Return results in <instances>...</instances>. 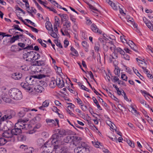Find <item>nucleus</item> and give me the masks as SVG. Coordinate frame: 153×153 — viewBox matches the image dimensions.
Returning a JSON list of instances; mask_svg holds the SVG:
<instances>
[{"instance_id":"f257e3e1","label":"nucleus","mask_w":153,"mask_h":153,"mask_svg":"<svg viewBox=\"0 0 153 153\" xmlns=\"http://www.w3.org/2000/svg\"><path fill=\"white\" fill-rule=\"evenodd\" d=\"M54 134L48 141L53 145L60 146L62 144L59 141V137H61L66 134V131L63 129H56L54 130Z\"/></svg>"},{"instance_id":"f03ea898","label":"nucleus","mask_w":153,"mask_h":153,"mask_svg":"<svg viewBox=\"0 0 153 153\" xmlns=\"http://www.w3.org/2000/svg\"><path fill=\"white\" fill-rule=\"evenodd\" d=\"M4 115L0 118V130L4 132L9 130V128L6 125L3 124V122L11 119L13 116V111L10 110H5L2 111Z\"/></svg>"},{"instance_id":"7ed1b4c3","label":"nucleus","mask_w":153,"mask_h":153,"mask_svg":"<svg viewBox=\"0 0 153 153\" xmlns=\"http://www.w3.org/2000/svg\"><path fill=\"white\" fill-rule=\"evenodd\" d=\"M9 96L10 98L15 100H20L22 98L21 91L16 88H11L8 91Z\"/></svg>"},{"instance_id":"20e7f679","label":"nucleus","mask_w":153,"mask_h":153,"mask_svg":"<svg viewBox=\"0 0 153 153\" xmlns=\"http://www.w3.org/2000/svg\"><path fill=\"white\" fill-rule=\"evenodd\" d=\"M71 23L68 21H65L63 24V27L61 29V32L63 35L68 34V30L71 29Z\"/></svg>"},{"instance_id":"39448f33","label":"nucleus","mask_w":153,"mask_h":153,"mask_svg":"<svg viewBox=\"0 0 153 153\" xmlns=\"http://www.w3.org/2000/svg\"><path fill=\"white\" fill-rule=\"evenodd\" d=\"M26 121L20 119L15 124V126L16 127L18 128L21 130L24 128L27 129V127L29 126V125L28 124H26Z\"/></svg>"},{"instance_id":"423d86ee","label":"nucleus","mask_w":153,"mask_h":153,"mask_svg":"<svg viewBox=\"0 0 153 153\" xmlns=\"http://www.w3.org/2000/svg\"><path fill=\"white\" fill-rule=\"evenodd\" d=\"M52 146H54L51 143H49L48 141L44 144V146L43 147V150L41 153H51L52 152Z\"/></svg>"},{"instance_id":"0eeeda50","label":"nucleus","mask_w":153,"mask_h":153,"mask_svg":"<svg viewBox=\"0 0 153 153\" xmlns=\"http://www.w3.org/2000/svg\"><path fill=\"white\" fill-rule=\"evenodd\" d=\"M109 48L111 51L115 53H119L122 55L124 53V52L123 49L120 47H116L114 44H112L111 46Z\"/></svg>"},{"instance_id":"6e6552de","label":"nucleus","mask_w":153,"mask_h":153,"mask_svg":"<svg viewBox=\"0 0 153 153\" xmlns=\"http://www.w3.org/2000/svg\"><path fill=\"white\" fill-rule=\"evenodd\" d=\"M33 51L25 53L23 55V58L26 61L31 62L33 59Z\"/></svg>"},{"instance_id":"1a4fd4ad","label":"nucleus","mask_w":153,"mask_h":153,"mask_svg":"<svg viewBox=\"0 0 153 153\" xmlns=\"http://www.w3.org/2000/svg\"><path fill=\"white\" fill-rule=\"evenodd\" d=\"M46 121L47 124L52 126H56L58 125L59 126V120L57 119H55L54 120L50 119H47Z\"/></svg>"},{"instance_id":"9d476101","label":"nucleus","mask_w":153,"mask_h":153,"mask_svg":"<svg viewBox=\"0 0 153 153\" xmlns=\"http://www.w3.org/2000/svg\"><path fill=\"white\" fill-rule=\"evenodd\" d=\"M2 136L5 139L10 140V141L11 140V139L13 138L11 131L8 130L4 131L2 134Z\"/></svg>"},{"instance_id":"9b49d317","label":"nucleus","mask_w":153,"mask_h":153,"mask_svg":"<svg viewBox=\"0 0 153 153\" xmlns=\"http://www.w3.org/2000/svg\"><path fill=\"white\" fill-rule=\"evenodd\" d=\"M34 87L33 90H34L35 91L38 93H41L44 90V88L43 87L39 85H36V82L35 83L33 82Z\"/></svg>"},{"instance_id":"f8f14e48","label":"nucleus","mask_w":153,"mask_h":153,"mask_svg":"<svg viewBox=\"0 0 153 153\" xmlns=\"http://www.w3.org/2000/svg\"><path fill=\"white\" fill-rule=\"evenodd\" d=\"M41 126V125L40 123H38L36 124L31 130H29L27 132V133L29 134H32L35 133L37 131V130Z\"/></svg>"},{"instance_id":"ddd939ff","label":"nucleus","mask_w":153,"mask_h":153,"mask_svg":"<svg viewBox=\"0 0 153 153\" xmlns=\"http://www.w3.org/2000/svg\"><path fill=\"white\" fill-rule=\"evenodd\" d=\"M56 85L59 88H63L65 85V83L62 78H57L56 79Z\"/></svg>"},{"instance_id":"4468645a","label":"nucleus","mask_w":153,"mask_h":153,"mask_svg":"<svg viewBox=\"0 0 153 153\" xmlns=\"http://www.w3.org/2000/svg\"><path fill=\"white\" fill-rule=\"evenodd\" d=\"M30 68L32 71L34 73L40 72L42 70L41 67L39 66L36 63L35 65L34 64L31 65Z\"/></svg>"},{"instance_id":"2eb2a0df","label":"nucleus","mask_w":153,"mask_h":153,"mask_svg":"<svg viewBox=\"0 0 153 153\" xmlns=\"http://www.w3.org/2000/svg\"><path fill=\"white\" fill-rule=\"evenodd\" d=\"M1 97L3 100L6 102L10 103L11 101V99L9 97L7 94L5 92L2 93Z\"/></svg>"},{"instance_id":"dca6fc26","label":"nucleus","mask_w":153,"mask_h":153,"mask_svg":"<svg viewBox=\"0 0 153 153\" xmlns=\"http://www.w3.org/2000/svg\"><path fill=\"white\" fill-rule=\"evenodd\" d=\"M70 19L72 22L73 27L74 30L78 28V23L76 21V19L72 15L70 16Z\"/></svg>"},{"instance_id":"f3484780","label":"nucleus","mask_w":153,"mask_h":153,"mask_svg":"<svg viewBox=\"0 0 153 153\" xmlns=\"http://www.w3.org/2000/svg\"><path fill=\"white\" fill-rule=\"evenodd\" d=\"M136 60L138 62L139 66L143 69L147 68L146 62L144 60H141L137 58H136Z\"/></svg>"},{"instance_id":"a211bd4d","label":"nucleus","mask_w":153,"mask_h":153,"mask_svg":"<svg viewBox=\"0 0 153 153\" xmlns=\"http://www.w3.org/2000/svg\"><path fill=\"white\" fill-rule=\"evenodd\" d=\"M91 29L94 33H98L99 34L101 33L102 31L97 28V25L94 23L92 24L91 25Z\"/></svg>"},{"instance_id":"6ab92c4d","label":"nucleus","mask_w":153,"mask_h":153,"mask_svg":"<svg viewBox=\"0 0 153 153\" xmlns=\"http://www.w3.org/2000/svg\"><path fill=\"white\" fill-rule=\"evenodd\" d=\"M11 131L13 136V135H17L20 134L22 132L21 130L18 128L16 127L15 126V128L12 129Z\"/></svg>"},{"instance_id":"aec40b11","label":"nucleus","mask_w":153,"mask_h":153,"mask_svg":"<svg viewBox=\"0 0 153 153\" xmlns=\"http://www.w3.org/2000/svg\"><path fill=\"white\" fill-rule=\"evenodd\" d=\"M22 74L19 72L15 73L11 75V77L15 80L19 79L22 78Z\"/></svg>"},{"instance_id":"412c9836","label":"nucleus","mask_w":153,"mask_h":153,"mask_svg":"<svg viewBox=\"0 0 153 153\" xmlns=\"http://www.w3.org/2000/svg\"><path fill=\"white\" fill-rule=\"evenodd\" d=\"M80 147L82 149L83 148L84 149V151L86 152V153L90 151L89 146L85 143H82Z\"/></svg>"},{"instance_id":"4be33fe9","label":"nucleus","mask_w":153,"mask_h":153,"mask_svg":"<svg viewBox=\"0 0 153 153\" xmlns=\"http://www.w3.org/2000/svg\"><path fill=\"white\" fill-rule=\"evenodd\" d=\"M34 87L33 84H29L28 83L26 86H25L24 88L27 91L29 92H31L33 91V88Z\"/></svg>"},{"instance_id":"5701e85b","label":"nucleus","mask_w":153,"mask_h":153,"mask_svg":"<svg viewBox=\"0 0 153 153\" xmlns=\"http://www.w3.org/2000/svg\"><path fill=\"white\" fill-rule=\"evenodd\" d=\"M113 53L111 55H110L109 58V61L110 63L112 62L113 59H117L118 57V54L117 53H115L113 52Z\"/></svg>"},{"instance_id":"b1692460","label":"nucleus","mask_w":153,"mask_h":153,"mask_svg":"<svg viewBox=\"0 0 153 153\" xmlns=\"http://www.w3.org/2000/svg\"><path fill=\"white\" fill-rule=\"evenodd\" d=\"M35 63L39 66L46 65V58H44L42 60H39L36 62Z\"/></svg>"},{"instance_id":"393cba45","label":"nucleus","mask_w":153,"mask_h":153,"mask_svg":"<svg viewBox=\"0 0 153 153\" xmlns=\"http://www.w3.org/2000/svg\"><path fill=\"white\" fill-rule=\"evenodd\" d=\"M80 146L76 147L74 150L75 153H87L84 151V149Z\"/></svg>"},{"instance_id":"a878e982","label":"nucleus","mask_w":153,"mask_h":153,"mask_svg":"<svg viewBox=\"0 0 153 153\" xmlns=\"http://www.w3.org/2000/svg\"><path fill=\"white\" fill-rule=\"evenodd\" d=\"M74 138V136H68L65 137L64 140V142L65 143H68L73 140Z\"/></svg>"},{"instance_id":"bb28decb","label":"nucleus","mask_w":153,"mask_h":153,"mask_svg":"<svg viewBox=\"0 0 153 153\" xmlns=\"http://www.w3.org/2000/svg\"><path fill=\"white\" fill-rule=\"evenodd\" d=\"M49 33H50V35L53 37L54 38L56 39H58L59 38L58 35V32H55L53 29L51 30Z\"/></svg>"},{"instance_id":"cd10ccee","label":"nucleus","mask_w":153,"mask_h":153,"mask_svg":"<svg viewBox=\"0 0 153 153\" xmlns=\"http://www.w3.org/2000/svg\"><path fill=\"white\" fill-rule=\"evenodd\" d=\"M106 2L108 3L114 10H117V7L115 5V4L110 0H106Z\"/></svg>"},{"instance_id":"c85d7f7f","label":"nucleus","mask_w":153,"mask_h":153,"mask_svg":"<svg viewBox=\"0 0 153 153\" xmlns=\"http://www.w3.org/2000/svg\"><path fill=\"white\" fill-rule=\"evenodd\" d=\"M52 150L53 149H55V153H62L63 150H62L61 148L60 147V146H56L55 147V146H52Z\"/></svg>"},{"instance_id":"c756f323","label":"nucleus","mask_w":153,"mask_h":153,"mask_svg":"<svg viewBox=\"0 0 153 153\" xmlns=\"http://www.w3.org/2000/svg\"><path fill=\"white\" fill-rule=\"evenodd\" d=\"M45 27L46 29L49 31L53 29L52 25L51 23L49 22H47L45 23Z\"/></svg>"},{"instance_id":"7c9ffc66","label":"nucleus","mask_w":153,"mask_h":153,"mask_svg":"<svg viewBox=\"0 0 153 153\" xmlns=\"http://www.w3.org/2000/svg\"><path fill=\"white\" fill-rule=\"evenodd\" d=\"M116 62V61L115 60V61H114L113 62V63L115 67L114 72L115 75H118L119 73H120V70L119 68L117 66V64H114L115 62Z\"/></svg>"},{"instance_id":"2f4dec72","label":"nucleus","mask_w":153,"mask_h":153,"mask_svg":"<svg viewBox=\"0 0 153 153\" xmlns=\"http://www.w3.org/2000/svg\"><path fill=\"white\" fill-rule=\"evenodd\" d=\"M10 140L1 137L0 138V145L2 146L5 144L7 141H10Z\"/></svg>"},{"instance_id":"473e14b6","label":"nucleus","mask_w":153,"mask_h":153,"mask_svg":"<svg viewBox=\"0 0 153 153\" xmlns=\"http://www.w3.org/2000/svg\"><path fill=\"white\" fill-rule=\"evenodd\" d=\"M33 60H36L38 59L40 57V55L36 52L33 51Z\"/></svg>"},{"instance_id":"72a5a7b5","label":"nucleus","mask_w":153,"mask_h":153,"mask_svg":"<svg viewBox=\"0 0 153 153\" xmlns=\"http://www.w3.org/2000/svg\"><path fill=\"white\" fill-rule=\"evenodd\" d=\"M50 102V100H46L42 104V106L39 107V108L40 109H42V108L44 106L45 107H48L49 104Z\"/></svg>"},{"instance_id":"f704fd0d","label":"nucleus","mask_w":153,"mask_h":153,"mask_svg":"<svg viewBox=\"0 0 153 153\" xmlns=\"http://www.w3.org/2000/svg\"><path fill=\"white\" fill-rule=\"evenodd\" d=\"M111 44V45L112 44H113L111 42H109L108 43H107L106 44L104 45H103V48L105 52H107L108 51V48H109V46Z\"/></svg>"},{"instance_id":"c9c22d12","label":"nucleus","mask_w":153,"mask_h":153,"mask_svg":"<svg viewBox=\"0 0 153 153\" xmlns=\"http://www.w3.org/2000/svg\"><path fill=\"white\" fill-rule=\"evenodd\" d=\"M100 49V45L98 42H96L95 43L94 50L96 52H98Z\"/></svg>"},{"instance_id":"e433bc0d","label":"nucleus","mask_w":153,"mask_h":153,"mask_svg":"<svg viewBox=\"0 0 153 153\" xmlns=\"http://www.w3.org/2000/svg\"><path fill=\"white\" fill-rule=\"evenodd\" d=\"M19 36L17 35L16 36H14L13 37L10 38V42L11 43H13L16 40H17L19 38Z\"/></svg>"},{"instance_id":"4c0bfd02","label":"nucleus","mask_w":153,"mask_h":153,"mask_svg":"<svg viewBox=\"0 0 153 153\" xmlns=\"http://www.w3.org/2000/svg\"><path fill=\"white\" fill-rule=\"evenodd\" d=\"M45 65V68H43L44 73L47 74L50 73L51 71V68L48 65Z\"/></svg>"},{"instance_id":"58836bf2","label":"nucleus","mask_w":153,"mask_h":153,"mask_svg":"<svg viewBox=\"0 0 153 153\" xmlns=\"http://www.w3.org/2000/svg\"><path fill=\"white\" fill-rule=\"evenodd\" d=\"M138 100L141 104L143 105H145L146 107L149 106L147 104L146 102L141 97H139L138 98Z\"/></svg>"},{"instance_id":"ea45409f","label":"nucleus","mask_w":153,"mask_h":153,"mask_svg":"<svg viewBox=\"0 0 153 153\" xmlns=\"http://www.w3.org/2000/svg\"><path fill=\"white\" fill-rule=\"evenodd\" d=\"M91 143L93 145L97 148H99L100 146H101V143L98 141H92Z\"/></svg>"},{"instance_id":"a19ab883","label":"nucleus","mask_w":153,"mask_h":153,"mask_svg":"<svg viewBox=\"0 0 153 153\" xmlns=\"http://www.w3.org/2000/svg\"><path fill=\"white\" fill-rule=\"evenodd\" d=\"M92 99L93 100L94 103L96 104V105L97 107V108L100 110H102L101 107L99 105L98 102L96 98L94 97H93Z\"/></svg>"},{"instance_id":"79ce46f5","label":"nucleus","mask_w":153,"mask_h":153,"mask_svg":"<svg viewBox=\"0 0 153 153\" xmlns=\"http://www.w3.org/2000/svg\"><path fill=\"white\" fill-rule=\"evenodd\" d=\"M34 151V149L33 148L31 147H27L25 152L27 153H32Z\"/></svg>"},{"instance_id":"37998d69","label":"nucleus","mask_w":153,"mask_h":153,"mask_svg":"<svg viewBox=\"0 0 153 153\" xmlns=\"http://www.w3.org/2000/svg\"><path fill=\"white\" fill-rule=\"evenodd\" d=\"M46 75L44 74H40L37 75H34V77L35 78L41 79L43 78H45Z\"/></svg>"},{"instance_id":"c03bdc74","label":"nucleus","mask_w":153,"mask_h":153,"mask_svg":"<svg viewBox=\"0 0 153 153\" xmlns=\"http://www.w3.org/2000/svg\"><path fill=\"white\" fill-rule=\"evenodd\" d=\"M56 85V81H51L49 84V86L51 88H54Z\"/></svg>"},{"instance_id":"a18cd8bd","label":"nucleus","mask_w":153,"mask_h":153,"mask_svg":"<svg viewBox=\"0 0 153 153\" xmlns=\"http://www.w3.org/2000/svg\"><path fill=\"white\" fill-rule=\"evenodd\" d=\"M147 27L151 30L153 31V25L150 22L146 23V24Z\"/></svg>"},{"instance_id":"49530a36","label":"nucleus","mask_w":153,"mask_h":153,"mask_svg":"<svg viewBox=\"0 0 153 153\" xmlns=\"http://www.w3.org/2000/svg\"><path fill=\"white\" fill-rule=\"evenodd\" d=\"M54 42L56 45L60 48H62L63 47L61 43L59 42L58 39H56L54 40Z\"/></svg>"},{"instance_id":"de8ad7c7","label":"nucleus","mask_w":153,"mask_h":153,"mask_svg":"<svg viewBox=\"0 0 153 153\" xmlns=\"http://www.w3.org/2000/svg\"><path fill=\"white\" fill-rule=\"evenodd\" d=\"M131 107L132 109V112L133 113H134L135 114H136L137 115L139 114V113L133 107V105H131Z\"/></svg>"},{"instance_id":"09e8293b","label":"nucleus","mask_w":153,"mask_h":153,"mask_svg":"<svg viewBox=\"0 0 153 153\" xmlns=\"http://www.w3.org/2000/svg\"><path fill=\"white\" fill-rule=\"evenodd\" d=\"M122 57L126 60H129L130 59L129 56L128 55L124 53L122 55Z\"/></svg>"},{"instance_id":"8fccbe9b","label":"nucleus","mask_w":153,"mask_h":153,"mask_svg":"<svg viewBox=\"0 0 153 153\" xmlns=\"http://www.w3.org/2000/svg\"><path fill=\"white\" fill-rule=\"evenodd\" d=\"M76 102L79 105H80V107L82 106L83 103L80 99L78 97L76 99Z\"/></svg>"},{"instance_id":"3c124183","label":"nucleus","mask_w":153,"mask_h":153,"mask_svg":"<svg viewBox=\"0 0 153 153\" xmlns=\"http://www.w3.org/2000/svg\"><path fill=\"white\" fill-rule=\"evenodd\" d=\"M61 19L63 21H68V16L67 15L65 14H63L62 15V18H61Z\"/></svg>"},{"instance_id":"603ef678","label":"nucleus","mask_w":153,"mask_h":153,"mask_svg":"<svg viewBox=\"0 0 153 153\" xmlns=\"http://www.w3.org/2000/svg\"><path fill=\"white\" fill-rule=\"evenodd\" d=\"M37 41L44 48H46V44L43 42L42 40L40 39H39L37 40Z\"/></svg>"},{"instance_id":"864d4df0","label":"nucleus","mask_w":153,"mask_h":153,"mask_svg":"<svg viewBox=\"0 0 153 153\" xmlns=\"http://www.w3.org/2000/svg\"><path fill=\"white\" fill-rule=\"evenodd\" d=\"M68 105L67 107L70 108L71 109H72L75 107V106L73 104L71 103H67Z\"/></svg>"},{"instance_id":"5fc2aeb1","label":"nucleus","mask_w":153,"mask_h":153,"mask_svg":"<svg viewBox=\"0 0 153 153\" xmlns=\"http://www.w3.org/2000/svg\"><path fill=\"white\" fill-rule=\"evenodd\" d=\"M51 110L54 112L59 114V113L58 111H59V110L58 109L57 107L55 106H53L51 108Z\"/></svg>"},{"instance_id":"6e6d98bb","label":"nucleus","mask_w":153,"mask_h":153,"mask_svg":"<svg viewBox=\"0 0 153 153\" xmlns=\"http://www.w3.org/2000/svg\"><path fill=\"white\" fill-rule=\"evenodd\" d=\"M27 25L30 28L32 31L33 32H34L36 33H37L38 32V30L36 29V28H34L32 26H30L29 25Z\"/></svg>"},{"instance_id":"4d7b16f0","label":"nucleus","mask_w":153,"mask_h":153,"mask_svg":"<svg viewBox=\"0 0 153 153\" xmlns=\"http://www.w3.org/2000/svg\"><path fill=\"white\" fill-rule=\"evenodd\" d=\"M25 114V113L24 111H21L18 114V116L20 117H23Z\"/></svg>"},{"instance_id":"13d9d810","label":"nucleus","mask_w":153,"mask_h":153,"mask_svg":"<svg viewBox=\"0 0 153 153\" xmlns=\"http://www.w3.org/2000/svg\"><path fill=\"white\" fill-rule=\"evenodd\" d=\"M20 69L21 70L25 71L28 70V68L26 65H24L21 66Z\"/></svg>"},{"instance_id":"bf43d9fd","label":"nucleus","mask_w":153,"mask_h":153,"mask_svg":"<svg viewBox=\"0 0 153 153\" xmlns=\"http://www.w3.org/2000/svg\"><path fill=\"white\" fill-rule=\"evenodd\" d=\"M127 143L131 147L134 148V143L130 140H127Z\"/></svg>"},{"instance_id":"052dcab7","label":"nucleus","mask_w":153,"mask_h":153,"mask_svg":"<svg viewBox=\"0 0 153 153\" xmlns=\"http://www.w3.org/2000/svg\"><path fill=\"white\" fill-rule=\"evenodd\" d=\"M17 46L15 45H13L11 47V50L13 52H16L17 51Z\"/></svg>"},{"instance_id":"680f3d73","label":"nucleus","mask_w":153,"mask_h":153,"mask_svg":"<svg viewBox=\"0 0 153 153\" xmlns=\"http://www.w3.org/2000/svg\"><path fill=\"white\" fill-rule=\"evenodd\" d=\"M86 20V24L87 25H90L92 23L91 20L88 17H85Z\"/></svg>"},{"instance_id":"e2e57ef3","label":"nucleus","mask_w":153,"mask_h":153,"mask_svg":"<svg viewBox=\"0 0 153 153\" xmlns=\"http://www.w3.org/2000/svg\"><path fill=\"white\" fill-rule=\"evenodd\" d=\"M13 27L15 28V29L18 30L20 31H21V32H23V30L21 29L20 27L18 25H13Z\"/></svg>"},{"instance_id":"0e129e2a","label":"nucleus","mask_w":153,"mask_h":153,"mask_svg":"<svg viewBox=\"0 0 153 153\" xmlns=\"http://www.w3.org/2000/svg\"><path fill=\"white\" fill-rule=\"evenodd\" d=\"M71 50L75 54V55L76 56L78 55V54L77 51L73 47H71Z\"/></svg>"},{"instance_id":"69168bd1","label":"nucleus","mask_w":153,"mask_h":153,"mask_svg":"<svg viewBox=\"0 0 153 153\" xmlns=\"http://www.w3.org/2000/svg\"><path fill=\"white\" fill-rule=\"evenodd\" d=\"M121 78L124 81H127V77L125 74H122L121 75Z\"/></svg>"},{"instance_id":"338daca9","label":"nucleus","mask_w":153,"mask_h":153,"mask_svg":"<svg viewBox=\"0 0 153 153\" xmlns=\"http://www.w3.org/2000/svg\"><path fill=\"white\" fill-rule=\"evenodd\" d=\"M41 4L43 5L45 7L47 8V9H48L49 8V7H48L46 5H45V3L42 1L41 0H37Z\"/></svg>"},{"instance_id":"774afa93","label":"nucleus","mask_w":153,"mask_h":153,"mask_svg":"<svg viewBox=\"0 0 153 153\" xmlns=\"http://www.w3.org/2000/svg\"><path fill=\"white\" fill-rule=\"evenodd\" d=\"M146 120L150 124L153 125V120L151 118L149 117L148 118H146Z\"/></svg>"}]
</instances>
